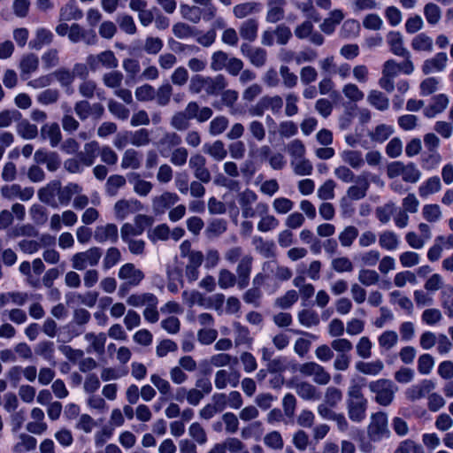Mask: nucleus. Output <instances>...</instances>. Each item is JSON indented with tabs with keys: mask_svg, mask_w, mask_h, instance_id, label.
<instances>
[{
	"mask_svg": "<svg viewBox=\"0 0 453 453\" xmlns=\"http://www.w3.org/2000/svg\"><path fill=\"white\" fill-rule=\"evenodd\" d=\"M228 86L227 79L224 74L215 76L193 75L188 84L191 94H200L203 91L208 96H218Z\"/></svg>",
	"mask_w": 453,
	"mask_h": 453,
	"instance_id": "f257e3e1",
	"label": "nucleus"
},
{
	"mask_svg": "<svg viewBox=\"0 0 453 453\" xmlns=\"http://www.w3.org/2000/svg\"><path fill=\"white\" fill-rule=\"evenodd\" d=\"M368 388L375 395V402L381 406L390 405L397 390V387L387 379L371 381Z\"/></svg>",
	"mask_w": 453,
	"mask_h": 453,
	"instance_id": "f03ea898",
	"label": "nucleus"
},
{
	"mask_svg": "<svg viewBox=\"0 0 453 453\" xmlns=\"http://www.w3.org/2000/svg\"><path fill=\"white\" fill-rule=\"evenodd\" d=\"M103 250L99 247L75 253L71 257L72 267L77 271H83L87 267L96 266L102 257Z\"/></svg>",
	"mask_w": 453,
	"mask_h": 453,
	"instance_id": "7ed1b4c3",
	"label": "nucleus"
},
{
	"mask_svg": "<svg viewBox=\"0 0 453 453\" xmlns=\"http://www.w3.org/2000/svg\"><path fill=\"white\" fill-rule=\"evenodd\" d=\"M283 106V100L281 96H264L256 104L249 109V113L252 117H261L265 111L270 110L273 114L280 112Z\"/></svg>",
	"mask_w": 453,
	"mask_h": 453,
	"instance_id": "20e7f679",
	"label": "nucleus"
},
{
	"mask_svg": "<svg viewBox=\"0 0 453 453\" xmlns=\"http://www.w3.org/2000/svg\"><path fill=\"white\" fill-rule=\"evenodd\" d=\"M298 372L304 377H311L317 385L325 386L331 380V374L326 368L314 361L301 364Z\"/></svg>",
	"mask_w": 453,
	"mask_h": 453,
	"instance_id": "39448f33",
	"label": "nucleus"
},
{
	"mask_svg": "<svg viewBox=\"0 0 453 453\" xmlns=\"http://www.w3.org/2000/svg\"><path fill=\"white\" fill-rule=\"evenodd\" d=\"M388 434L387 414L383 411L372 414L371 422L367 426L368 437L373 441H379Z\"/></svg>",
	"mask_w": 453,
	"mask_h": 453,
	"instance_id": "423d86ee",
	"label": "nucleus"
},
{
	"mask_svg": "<svg viewBox=\"0 0 453 453\" xmlns=\"http://www.w3.org/2000/svg\"><path fill=\"white\" fill-rule=\"evenodd\" d=\"M240 52L257 68L263 67L267 62V51L262 47L253 46L248 42H242Z\"/></svg>",
	"mask_w": 453,
	"mask_h": 453,
	"instance_id": "0eeeda50",
	"label": "nucleus"
},
{
	"mask_svg": "<svg viewBox=\"0 0 453 453\" xmlns=\"http://www.w3.org/2000/svg\"><path fill=\"white\" fill-rule=\"evenodd\" d=\"M60 184V180H53L50 181L46 186L41 188L38 190L39 200L42 203H46L52 208H58V199L59 198Z\"/></svg>",
	"mask_w": 453,
	"mask_h": 453,
	"instance_id": "6e6552de",
	"label": "nucleus"
},
{
	"mask_svg": "<svg viewBox=\"0 0 453 453\" xmlns=\"http://www.w3.org/2000/svg\"><path fill=\"white\" fill-rule=\"evenodd\" d=\"M87 64L91 70L95 71L100 65L108 69H114L118 66L119 62L113 51L104 50L97 55H89L87 58Z\"/></svg>",
	"mask_w": 453,
	"mask_h": 453,
	"instance_id": "1a4fd4ad",
	"label": "nucleus"
},
{
	"mask_svg": "<svg viewBox=\"0 0 453 453\" xmlns=\"http://www.w3.org/2000/svg\"><path fill=\"white\" fill-rule=\"evenodd\" d=\"M414 71L411 59L404 58L402 63H396L394 59H388L383 64L382 74L395 78L400 73L411 74Z\"/></svg>",
	"mask_w": 453,
	"mask_h": 453,
	"instance_id": "9d476101",
	"label": "nucleus"
},
{
	"mask_svg": "<svg viewBox=\"0 0 453 453\" xmlns=\"http://www.w3.org/2000/svg\"><path fill=\"white\" fill-rule=\"evenodd\" d=\"M253 257L250 254L244 255L239 261L236 267L237 286L240 289L245 288L250 282L252 271Z\"/></svg>",
	"mask_w": 453,
	"mask_h": 453,
	"instance_id": "9b49d317",
	"label": "nucleus"
},
{
	"mask_svg": "<svg viewBox=\"0 0 453 453\" xmlns=\"http://www.w3.org/2000/svg\"><path fill=\"white\" fill-rule=\"evenodd\" d=\"M237 199L242 210V216L244 219L254 218L255 211L253 204L257 200V195L253 190L246 188L238 194Z\"/></svg>",
	"mask_w": 453,
	"mask_h": 453,
	"instance_id": "f8f14e48",
	"label": "nucleus"
},
{
	"mask_svg": "<svg viewBox=\"0 0 453 453\" xmlns=\"http://www.w3.org/2000/svg\"><path fill=\"white\" fill-rule=\"evenodd\" d=\"M180 197L173 192L165 191L152 199V209L155 214H164L171 206L179 201Z\"/></svg>",
	"mask_w": 453,
	"mask_h": 453,
	"instance_id": "ddd939ff",
	"label": "nucleus"
},
{
	"mask_svg": "<svg viewBox=\"0 0 453 453\" xmlns=\"http://www.w3.org/2000/svg\"><path fill=\"white\" fill-rule=\"evenodd\" d=\"M118 276L120 280H126V282H128L133 287L138 286L144 279L142 271L137 269L132 263L123 265L119 270Z\"/></svg>",
	"mask_w": 453,
	"mask_h": 453,
	"instance_id": "4468645a",
	"label": "nucleus"
},
{
	"mask_svg": "<svg viewBox=\"0 0 453 453\" xmlns=\"http://www.w3.org/2000/svg\"><path fill=\"white\" fill-rule=\"evenodd\" d=\"M367 406V399L346 401V408L349 418L356 423L362 422L366 417Z\"/></svg>",
	"mask_w": 453,
	"mask_h": 453,
	"instance_id": "2eb2a0df",
	"label": "nucleus"
},
{
	"mask_svg": "<svg viewBox=\"0 0 453 453\" xmlns=\"http://www.w3.org/2000/svg\"><path fill=\"white\" fill-rule=\"evenodd\" d=\"M94 239L98 243L111 242L116 243L119 238L118 226L113 223H108L104 226H98L94 232Z\"/></svg>",
	"mask_w": 453,
	"mask_h": 453,
	"instance_id": "dca6fc26",
	"label": "nucleus"
},
{
	"mask_svg": "<svg viewBox=\"0 0 453 453\" xmlns=\"http://www.w3.org/2000/svg\"><path fill=\"white\" fill-rule=\"evenodd\" d=\"M387 42L389 45L390 51L398 57L411 59L410 51L403 46V38L400 32L390 31L387 35Z\"/></svg>",
	"mask_w": 453,
	"mask_h": 453,
	"instance_id": "f3484780",
	"label": "nucleus"
},
{
	"mask_svg": "<svg viewBox=\"0 0 453 453\" xmlns=\"http://www.w3.org/2000/svg\"><path fill=\"white\" fill-rule=\"evenodd\" d=\"M286 0H267L265 20L268 23H277L285 17Z\"/></svg>",
	"mask_w": 453,
	"mask_h": 453,
	"instance_id": "a211bd4d",
	"label": "nucleus"
},
{
	"mask_svg": "<svg viewBox=\"0 0 453 453\" xmlns=\"http://www.w3.org/2000/svg\"><path fill=\"white\" fill-rule=\"evenodd\" d=\"M142 208L141 202L136 199H121L115 203L114 211L117 219H124L129 214L139 211Z\"/></svg>",
	"mask_w": 453,
	"mask_h": 453,
	"instance_id": "6ab92c4d",
	"label": "nucleus"
},
{
	"mask_svg": "<svg viewBox=\"0 0 453 453\" xmlns=\"http://www.w3.org/2000/svg\"><path fill=\"white\" fill-rule=\"evenodd\" d=\"M448 56L445 52H438L433 58L423 62L422 72L427 75L434 72H442L447 65Z\"/></svg>",
	"mask_w": 453,
	"mask_h": 453,
	"instance_id": "aec40b11",
	"label": "nucleus"
},
{
	"mask_svg": "<svg viewBox=\"0 0 453 453\" xmlns=\"http://www.w3.org/2000/svg\"><path fill=\"white\" fill-rule=\"evenodd\" d=\"M20 71V78L27 81L31 77V74L36 72L39 68V58L34 53L24 55L19 64Z\"/></svg>",
	"mask_w": 453,
	"mask_h": 453,
	"instance_id": "412c9836",
	"label": "nucleus"
},
{
	"mask_svg": "<svg viewBox=\"0 0 453 453\" xmlns=\"http://www.w3.org/2000/svg\"><path fill=\"white\" fill-rule=\"evenodd\" d=\"M355 181L357 185L350 186L348 188L347 196L352 200H360L366 196L370 186L367 173H361L356 178Z\"/></svg>",
	"mask_w": 453,
	"mask_h": 453,
	"instance_id": "4be33fe9",
	"label": "nucleus"
},
{
	"mask_svg": "<svg viewBox=\"0 0 453 453\" xmlns=\"http://www.w3.org/2000/svg\"><path fill=\"white\" fill-rule=\"evenodd\" d=\"M203 255L201 251H192L188 255V262L185 268V274L188 280L192 282L198 279L199 267L203 261Z\"/></svg>",
	"mask_w": 453,
	"mask_h": 453,
	"instance_id": "5701e85b",
	"label": "nucleus"
},
{
	"mask_svg": "<svg viewBox=\"0 0 453 453\" xmlns=\"http://www.w3.org/2000/svg\"><path fill=\"white\" fill-rule=\"evenodd\" d=\"M241 374L238 371L227 372L226 370H219L215 374V387L218 389L226 388L230 384L233 388H236L239 384Z\"/></svg>",
	"mask_w": 453,
	"mask_h": 453,
	"instance_id": "b1692460",
	"label": "nucleus"
},
{
	"mask_svg": "<svg viewBox=\"0 0 453 453\" xmlns=\"http://www.w3.org/2000/svg\"><path fill=\"white\" fill-rule=\"evenodd\" d=\"M258 21L256 19H248L241 23L239 27V35L241 38L251 44L257 38Z\"/></svg>",
	"mask_w": 453,
	"mask_h": 453,
	"instance_id": "393cba45",
	"label": "nucleus"
},
{
	"mask_svg": "<svg viewBox=\"0 0 453 453\" xmlns=\"http://www.w3.org/2000/svg\"><path fill=\"white\" fill-rule=\"evenodd\" d=\"M84 339L89 342V346L87 348V352L91 353L95 352L97 355H104L105 349V342H106V334L104 333H87L84 335Z\"/></svg>",
	"mask_w": 453,
	"mask_h": 453,
	"instance_id": "a878e982",
	"label": "nucleus"
},
{
	"mask_svg": "<svg viewBox=\"0 0 453 453\" xmlns=\"http://www.w3.org/2000/svg\"><path fill=\"white\" fill-rule=\"evenodd\" d=\"M433 103L424 109V115L426 118H434L443 112L449 105V100L445 94H439L432 97Z\"/></svg>",
	"mask_w": 453,
	"mask_h": 453,
	"instance_id": "bb28decb",
	"label": "nucleus"
},
{
	"mask_svg": "<svg viewBox=\"0 0 453 453\" xmlns=\"http://www.w3.org/2000/svg\"><path fill=\"white\" fill-rule=\"evenodd\" d=\"M296 393L305 401H316L320 398V393L313 384L308 381H299L294 385Z\"/></svg>",
	"mask_w": 453,
	"mask_h": 453,
	"instance_id": "cd10ccee",
	"label": "nucleus"
},
{
	"mask_svg": "<svg viewBox=\"0 0 453 453\" xmlns=\"http://www.w3.org/2000/svg\"><path fill=\"white\" fill-rule=\"evenodd\" d=\"M40 135L43 140H49L52 148L57 147L62 140L60 127L58 123L45 124L40 130Z\"/></svg>",
	"mask_w": 453,
	"mask_h": 453,
	"instance_id": "c85d7f7f",
	"label": "nucleus"
},
{
	"mask_svg": "<svg viewBox=\"0 0 453 453\" xmlns=\"http://www.w3.org/2000/svg\"><path fill=\"white\" fill-rule=\"evenodd\" d=\"M434 388V384L431 380H425L421 383L409 388L405 395L408 400L414 402L425 397Z\"/></svg>",
	"mask_w": 453,
	"mask_h": 453,
	"instance_id": "c756f323",
	"label": "nucleus"
},
{
	"mask_svg": "<svg viewBox=\"0 0 453 453\" xmlns=\"http://www.w3.org/2000/svg\"><path fill=\"white\" fill-rule=\"evenodd\" d=\"M99 153V143L96 141H92L84 144L83 150L79 152L77 157L86 166H90L95 163V160Z\"/></svg>",
	"mask_w": 453,
	"mask_h": 453,
	"instance_id": "7c9ffc66",
	"label": "nucleus"
},
{
	"mask_svg": "<svg viewBox=\"0 0 453 453\" xmlns=\"http://www.w3.org/2000/svg\"><path fill=\"white\" fill-rule=\"evenodd\" d=\"M203 150L215 161H222L227 156V150L221 140L214 141L211 143H205L203 147Z\"/></svg>",
	"mask_w": 453,
	"mask_h": 453,
	"instance_id": "2f4dec72",
	"label": "nucleus"
},
{
	"mask_svg": "<svg viewBox=\"0 0 453 453\" xmlns=\"http://www.w3.org/2000/svg\"><path fill=\"white\" fill-rule=\"evenodd\" d=\"M83 16L82 11L78 7L76 2L72 0L65 4L59 12L60 20L70 21L81 19Z\"/></svg>",
	"mask_w": 453,
	"mask_h": 453,
	"instance_id": "473e14b6",
	"label": "nucleus"
},
{
	"mask_svg": "<svg viewBox=\"0 0 453 453\" xmlns=\"http://www.w3.org/2000/svg\"><path fill=\"white\" fill-rule=\"evenodd\" d=\"M260 10L261 4L257 2H246L234 6L233 13L237 19H244L251 14L259 12Z\"/></svg>",
	"mask_w": 453,
	"mask_h": 453,
	"instance_id": "72a5a7b5",
	"label": "nucleus"
},
{
	"mask_svg": "<svg viewBox=\"0 0 453 453\" xmlns=\"http://www.w3.org/2000/svg\"><path fill=\"white\" fill-rule=\"evenodd\" d=\"M53 34L46 28H38L35 33V37L28 43L29 48L32 50H41L43 45H48L52 42Z\"/></svg>",
	"mask_w": 453,
	"mask_h": 453,
	"instance_id": "f704fd0d",
	"label": "nucleus"
},
{
	"mask_svg": "<svg viewBox=\"0 0 453 453\" xmlns=\"http://www.w3.org/2000/svg\"><path fill=\"white\" fill-rule=\"evenodd\" d=\"M411 46L415 51L432 52L434 50V41L426 34L419 33L412 38Z\"/></svg>",
	"mask_w": 453,
	"mask_h": 453,
	"instance_id": "c9c22d12",
	"label": "nucleus"
},
{
	"mask_svg": "<svg viewBox=\"0 0 453 453\" xmlns=\"http://www.w3.org/2000/svg\"><path fill=\"white\" fill-rule=\"evenodd\" d=\"M129 181L134 185V191L140 196H148L152 190L153 184L142 180L140 174L132 173L128 175Z\"/></svg>",
	"mask_w": 453,
	"mask_h": 453,
	"instance_id": "e433bc0d",
	"label": "nucleus"
},
{
	"mask_svg": "<svg viewBox=\"0 0 453 453\" xmlns=\"http://www.w3.org/2000/svg\"><path fill=\"white\" fill-rule=\"evenodd\" d=\"M180 13L185 19L194 24H197L202 19H204V10L197 5L181 4Z\"/></svg>",
	"mask_w": 453,
	"mask_h": 453,
	"instance_id": "4c0bfd02",
	"label": "nucleus"
},
{
	"mask_svg": "<svg viewBox=\"0 0 453 453\" xmlns=\"http://www.w3.org/2000/svg\"><path fill=\"white\" fill-rule=\"evenodd\" d=\"M81 189V187L77 183L70 182L64 187L60 184L59 198L58 199V206L67 205L72 200V197L76 194H80Z\"/></svg>",
	"mask_w": 453,
	"mask_h": 453,
	"instance_id": "58836bf2",
	"label": "nucleus"
},
{
	"mask_svg": "<svg viewBox=\"0 0 453 453\" xmlns=\"http://www.w3.org/2000/svg\"><path fill=\"white\" fill-rule=\"evenodd\" d=\"M367 102L379 111H386L389 107V99L381 92L372 89L368 93Z\"/></svg>",
	"mask_w": 453,
	"mask_h": 453,
	"instance_id": "ea45409f",
	"label": "nucleus"
},
{
	"mask_svg": "<svg viewBox=\"0 0 453 453\" xmlns=\"http://www.w3.org/2000/svg\"><path fill=\"white\" fill-rule=\"evenodd\" d=\"M141 166V155L134 149L127 150L121 159V167L123 169L131 168L133 170L139 169Z\"/></svg>",
	"mask_w": 453,
	"mask_h": 453,
	"instance_id": "a19ab883",
	"label": "nucleus"
},
{
	"mask_svg": "<svg viewBox=\"0 0 453 453\" xmlns=\"http://www.w3.org/2000/svg\"><path fill=\"white\" fill-rule=\"evenodd\" d=\"M127 303L134 307H139L142 305H148V306H157V298L150 293H146L142 295H131L127 300Z\"/></svg>",
	"mask_w": 453,
	"mask_h": 453,
	"instance_id": "79ce46f5",
	"label": "nucleus"
},
{
	"mask_svg": "<svg viewBox=\"0 0 453 453\" xmlns=\"http://www.w3.org/2000/svg\"><path fill=\"white\" fill-rule=\"evenodd\" d=\"M356 369L366 375H377L384 368V365L380 360H375L372 362H363L358 361L356 363Z\"/></svg>",
	"mask_w": 453,
	"mask_h": 453,
	"instance_id": "37998d69",
	"label": "nucleus"
},
{
	"mask_svg": "<svg viewBox=\"0 0 453 453\" xmlns=\"http://www.w3.org/2000/svg\"><path fill=\"white\" fill-rule=\"evenodd\" d=\"M126 178L119 174L111 175L105 183V192L109 196H116L119 188L125 187Z\"/></svg>",
	"mask_w": 453,
	"mask_h": 453,
	"instance_id": "c03bdc74",
	"label": "nucleus"
},
{
	"mask_svg": "<svg viewBox=\"0 0 453 453\" xmlns=\"http://www.w3.org/2000/svg\"><path fill=\"white\" fill-rule=\"evenodd\" d=\"M233 326L234 329L235 346L250 345L252 342V338L250 337V330L248 327L241 325L239 322H234Z\"/></svg>",
	"mask_w": 453,
	"mask_h": 453,
	"instance_id": "a18cd8bd",
	"label": "nucleus"
},
{
	"mask_svg": "<svg viewBox=\"0 0 453 453\" xmlns=\"http://www.w3.org/2000/svg\"><path fill=\"white\" fill-rule=\"evenodd\" d=\"M379 244L384 250H394L399 245V239L394 232L387 230L380 234Z\"/></svg>",
	"mask_w": 453,
	"mask_h": 453,
	"instance_id": "49530a36",
	"label": "nucleus"
},
{
	"mask_svg": "<svg viewBox=\"0 0 453 453\" xmlns=\"http://www.w3.org/2000/svg\"><path fill=\"white\" fill-rule=\"evenodd\" d=\"M441 184L440 178L434 176L426 180L418 188V194L421 197H426L427 196L436 193L441 190Z\"/></svg>",
	"mask_w": 453,
	"mask_h": 453,
	"instance_id": "de8ad7c7",
	"label": "nucleus"
},
{
	"mask_svg": "<svg viewBox=\"0 0 453 453\" xmlns=\"http://www.w3.org/2000/svg\"><path fill=\"white\" fill-rule=\"evenodd\" d=\"M62 88H69L74 81V74L65 67H60L51 73Z\"/></svg>",
	"mask_w": 453,
	"mask_h": 453,
	"instance_id": "09e8293b",
	"label": "nucleus"
},
{
	"mask_svg": "<svg viewBox=\"0 0 453 453\" xmlns=\"http://www.w3.org/2000/svg\"><path fill=\"white\" fill-rule=\"evenodd\" d=\"M358 229L354 226H346L338 236L341 245L344 248L350 247L358 236Z\"/></svg>",
	"mask_w": 453,
	"mask_h": 453,
	"instance_id": "8fccbe9b",
	"label": "nucleus"
},
{
	"mask_svg": "<svg viewBox=\"0 0 453 453\" xmlns=\"http://www.w3.org/2000/svg\"><path fill=\"white\" fill-rule=\"evenodd\" d=\"M421 175L420 170L414 163L405 164L402 174L403 181L412 184L417 183L420 180Z\"/></svg>",
	"mask_w": 453,
	"mask_h": 453,
	"instance_id": "3c124183",
	"label": "nucleus"
},
{
	"mask_svg": "<svg viewBox=\"0 0 453 453\" xmlns=\"http://www.w3.org/2000/svg\"><path fill=\"white\" fill-rule=\"evenodd\" d=\"M229 55L223 50H217L212 53L210 67L214 72H219L226 69Z\"/></svg>",
	"mask_w": 453,
	"mask_h": 453,
	"instance_id": "603ef678",
	"label": "nucleus"
},
{
	"mask_svg": "<svg viewBox=\"0 0 453 453\" xmlns=\"http://www.w3.org/2000/svg\"><path fill=\"white\" fill-rule=\"evenodd\" d=\"M17 133L24 139L31 140L37 136L38 128L28 120L23 119L17 125Z\"/></svg>",
	"mask_w": 453,
	"mask_h": 453,
	"instance_id": "864d4df0",
	"label": "nucleus"
},
{
	"mask_svg": "<svg viewBox=\"0 0 453 453\" xmlns=\"http://www.w3.org/2000/svg\"><path fill=\"white\" fill-rule=\"evenodd\" d=\"M229 120L226 116L215 117L209 125V134L217 136L223 134L228 127Z\"/></svg>",
	"mask_w": 453,
	"mask_h": 453,
	"instance_id": "5fc2aeb1",
	"label": "nucleus"
},
{
	"mask_svg": "<svg viewBox=\"0 0 453 453\" xmlns=\"http://www.w3.org/2000/svg\"><path fill=\"white\" fill-rule=\"evenodd\" d=\"M173 95V87L170 83H163L156 90L155 99L159 106H166L171 100Z\"/></svg>",
	"mask_w": 453,
	"mask_h": 453,
	"instance_id": "6e6d98bb",
	"label": "nucleus"
},
{
	"mask_svg": "<svg viewBox=\"0 0 453 453\" xmlns=\"http://www.w3.org/2000/svg\"><path fill=\"white\" fill-rule=\"evenodd\" d=\"M35 352L36 355L42 357L47 361H51L54 358L55 345L50 341H42L37 343Z\"/></svg>",
	"mask_w": 453,
	"mask_h": 453,
	"instance_id": "4d7b16f0",
	"label": "nucleus"
},
{
	"mask_svg": "<svg viewBox=\"0 0 453 453\" xmlns=\"http://www.w3.org/2000/svg\"><path fill=\"white\" fill-rule=\"evenodd\" d=\"M290 165L293 167L294 173L300 176L310 175L313 170L311 163L305 157L291 159Z\"/></svg>",
	"mask_w": 453,
	"mask_h": 453,
	"instance_id": "13d9d810",
	"label": "nucleus"
},
{
	"mask_svg": "<svg viewBox=\"0 0 453 453\" xmlns=\"http://www.w3.org/2000/svg\"><path fill=\"white\" fill-rule=\"evenodd\" d=\"M275 42L279 45H286L292 38L291 29L285 24H280L273 30Z\"/></svg>",
	"mask_w": 453,
	"mask_h": 453,
	"instance_id": "bf43d9fd",
	"label": "nucleus"
},
{
	"mask_svg": "<svg viewBox=\"0 0 453 453\" xmlns=\"http://www.w3.org/2000/svg\"><path fill=\"white\" fill-rule=\"evenodd\" d=\"M394 132V129L391 126L386 124L378 125L374 131L370 133L369 136L372 141L377 142H385Z\"/></svg>",
	"mask_w": 453,
	"mask_h": 453,
	"instance_id": "052dcab7",
	"label": "nucleus"
},
{
	"mask_svg": "<svg viewBox=\"0 0 453 453\" xmlns=\"http://www.w3.org/2000/svg\"><path fill=\"white\" fill-rule=\"evenodd\" d=\"M119 28L127 35H134L137 31L136 25L131 15L119 14L116 19Z\"/></svg>",
	"mask_w": 453,
	"mask_h": 453,
	"instance_id": "680f3d73",
	"label": "nucleus"
},
{
	"mask_svg": "<svg viewBox=\"0 0 453 453\" xmlns=\"http://www.w3.org/2000/svg\"><path fill=\"white\" fill-rule=\"evenodd\" d=\"M424 15L427 23L434 26L441 18V10L435 4L428 3L424 7Z\"/></svg>",
	"mask_w": 453,
	"mask_h": 453,
	"instance_id": "e2e57ef3",
	"label": "nucleus"
},
{
	"mask_svg": "<svg viewBox=\"0 0 453 453\" xmlns=\"http://www.w3.org/2000/svg\"><path fill=\"white\" fill-rule=\"evenodd\" d=\"M108 110L114 117L121 120H127L130 114L129 110L124 104L113 99L108 101Z\"/></svg>",
	"mask_w": 453,
	"mask_h": 453,
	"instance_id": "0e129e2a",
	"label": "nucleus"
},
{
	"mask_svg": "<svg viewBox=\"0 0 453 453\" xmlns=\"http://www.w3.org/2000/svg\"><path fill=\"white\" fill-rule=\"evenodd\" d=\"M263 441L266 447L274 450H280L284 447L282 436L278 431H272L266 434Z\"/></svg>",
	"mask_w": 453,
	"mask_h": 453,
	"instance_id": "69168bd1",
	"label": "nucleus"
},
{
	"mask_svg": "<svg viewBox=\"0 0 453 453\" xmlns=\"http://www.w3.org/2000/svg\"><path fill=\"white\" fill-rule=\"evenodd\" d=\"M342 396L341 389L330 386L326 388L323 403L331 407H336L342 402Z\"/></svg>",
	"mask_w": 453,
	"mask_h": 453,
	"instance_id": "338daca9",
	"label": "nucleus"
},
{
	"mask_svg": "<svg viewBox=\"0 0 453 453\" xmlns=\"http://www.w3.org/2000/svg\"><path fill=\"white\" fill-rule=\"evenodd\" d=\"M394 453H425L423 447L412 440L400 442Z\"/></svg>",
	"mask_w": 453,
	"mask_h": 453,
	"instance_id": "774afa93",
	"label": "nucleus"
}]
</instances>
